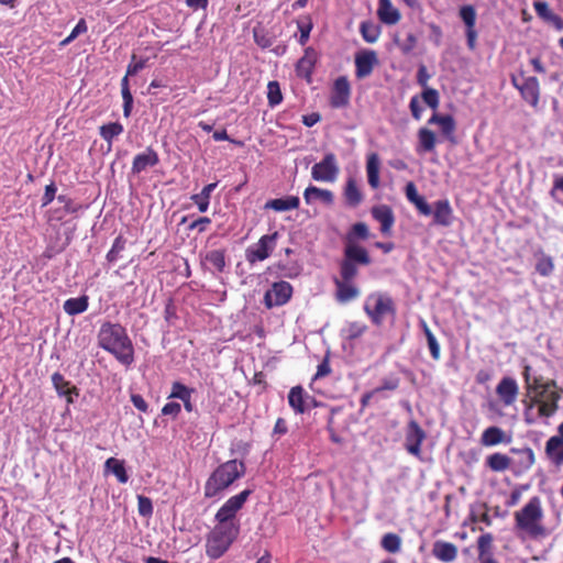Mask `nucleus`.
<instances>
[{
  "mask_svg": "<svg viewBox=\"0 0 563 563\" xmlns=\"http://www.w3.org/2000/svg\"><path fill=\"white\" fill-rule=\"evenodd\" d=\"M98 345L112 354L122 365L134 362V346L124 327L120 323L103 322L98 332Z\"/></svg>",
  "mask_w": 563,
  "mask_h": 563,
  "instance_id": "obj_1",
  "label": "nucleus"
},
{
  "mask_svg": "<svg viewBox=\"0 0 563 563\" xmlns=\"http://www.w3.org/2000/svg\"><path fill=\"white\" fill-rule=\"evenodd\" d=\"M515 529L519 537L533 540L543 539L548 530L543 526V510L538 496L531 497L529 501L515 512Z\"/></svg>",
  "mask_w": 563,
  "mask_h": 563,
  "instance_id": "obj_2",
  "label": "nucleus"
},
{
  "mask_svg": "<svg viewBox=\"0 0 563 563\" xmlns=\"http://www.w3.org/2000/svg\"><path fill=\"white\" fill-rule=\"evenodd\" d=\"M246 473L243 461L229 460L220 464L207 478L203 487L206 498L220 497L235 481L242 478Z\"/></svg>",
  "mask_w": 563,
  "mask_h": 563,
  "instance_id": "obj_3",
  "label": "nucleus"
},
{
  "mask_svg": "<svg viewBox=\"0 0 563 563\" xmlns=\"http://www.w3.org/2000/svg\"><path fill=\"white\" fill-rule=\"evenodd\" d=\"M239 531V525L218 523L207 537V555L212 560L220 559L236 539Z\"/></svg>",
  "mask_w": 563,
  "mask_h": 563,
  "instance_id": "obj_4",
  "label": "nucleus"
},
{
  "mask_svg": "<svg viewBox=\"0 0 563 563\" xmlns=\"http://www.w3.org/2000/svg\"><path fill=\"white\" fill-rule=\"evenodd\" d=\"M364 311L375 325H380L387 316L396 314L393 298L384 292L368 295L364 302Z\"/></svg>",
  "mask_w": 563,
  "mask_h": 563,
  "instance_id": "obj_5",
  "label": "nucleus"
},
{
  "mask_svg": "<svg viewBox=\"0 0 563 563\" xmlns=\"http://www.w3.org/2000/svg\"><path fill=\"white\" fill-rule=\"evenodd\" d=\"M510 81L518 89L521 98L532 108L537 109L540 101V84L537 77H526L523 71L519 75H511Z\"/></svg>",
  "mask_w": 563,
  "mask_h": 563,
  "instance_id": "obj_6",
  "label": "nucleus"
},
{
  "mask_svg": "<svg viewBox=\"0 0 563 563\" xmlns=\"http://www.w3.org/2000/svg\"><path fill=\"white\" fill-rule=\"evenodd\" d=\"M560 399L561 395L556 389L555 380H547L545 388L531 396V400L539 407L540 415L550 417L556 412Z\"/></svg>",
  "mask_w": 563,
  "mask_h": 563,
  "instance_id": "obj_7",
  "label": "nucleus"
},
{
  "mask_svg": "<svg viewBox=\"0 0 563 563\" xmlns=\"http://www.w3.org/2000/svg\"><path fill=\"white\" fill-rule=\"evenodd\" d=\"M339 173L340 168L333 153H327L323 158L311 168L312 179L321 183H334Z\"/></svg>",
  "mask_w": 563,
  "mask_h": 563,
  "instance_id": "obj_8",
  "label": "nucleus"
},
{
  "mask_svg": "<svg viewBox=\"0 0 563 563\" xmlns=\"http://www.w3.org/2000/svg\"><path fill=\"white\" fill-rule=\"evenodd\" d=\"M292 295V286L287 282H277L266 290L264 295V303L266 308L280 307L287 303Z\"/></svg>",
  "mask_w": 563,
  "mask_h": 563,
  "instance_id": "obj_9",
  "label": "nucleus"
},
{
  "mask_svg": "<svg viewBox=\"0 0 563 563\" xmlns=\"http://www.w3.org/2000/svg\"><path fill=\"white\" fill-rule=\"evenodd\" d=\"M278 233L263 235L257 243L246 250V260L250 263L262 262L273 252Z\"/></svg>",
  "mask_w": 563,
  "mask_h": 563,
  "instance_id": "obj_10",
  "label": "nucleus"
},
{
  "mask_svg": "<svg viewBox=\"0 0 563 563\" xmlns=\"http://www.w3.org/2000/svg\"><path fill=\"white\" fill-rule=\"evenodd\" d=\"M426 432L416 420H410L405 434L406 451L421 459V444L426 440Z\"/></svg>",
  "mask_w": 563,
  "mask_h": 563,
  "instance_id": "obj_11",
  "label": "nucleus"
},
{
  "mask_svg": "<svg viewBox=\"0 0 563 563\" xmlns=\"http://www.w3.org/2000/svg\"><path fill=\"white\" fill-rule=\"evenodd\" d=\"M351 86L346 77L341 76L334 80L330 96V106L334 109H341L350 103Z\"/></svg>",
  "mask_w": 563,
  "mask_h": 563,
  "instance_id": "obj_12",
  "label": "nucleus"
},
{
  "mask_svg": "<svg viewBox=\"0 0 563 563\" xmlns=\"http://www.w3.org/2000/svg\"><path fill=\"white\" fill-rule=\"evenodd\" d=\"M318 60V53L312 47L305 49L303 56L296 64V74L298 77L311 82L313 69Z\"/></svg>",
  "mask_w": 563,
  "mask_h": 563,
  "instance_id": "obj_13",
  "label": "nucleus"
},
{
  "mask_svg": "<svg viewBox=\"0 0 563 563\" xmlns=\"http://www.w3.org/2000/svg\"><path fill=\"white\" fill-rule=\"evenodd\" d=\"M559 435L551 437L545 443V454L555 466L563 465V422L559 426Z\"/></svg>",
  "mask_w": 563,
  "mask_h": 563,
  "instance_id": "obj_14",
  "label": "nucleus"
},
{
  "mask_svg": "<svg viewBox=\"0 0 563 563\" xmlns=\"http://www.w3.org/2000/svg\"><path fill=\"white\" fill-rule=\"evenodd\" d=\"M519 393V387L512 377H503L496 386V394L500 398L504 406L508 407L514 405Z\"/></svg>",
  "mask_w": 563,
  "mask_h": 563,
  "instance_id": "obj_15",
  "label": "nucleus"
},
{
  "mask_svg": "<svg viewBox=\"0 0 563 563\" xmlns=\"http://www.w3.org/2000/svg\"><path fill=\"white\" fill-rule=\"evenodd\" d=\"M433 223L440 227H450L453 223V209L448 199L434 201L432 206Z\"/></svg>",
  "mask_w": 563,
  "mask_h": 563,
  "instance_id": "obj_16",
  "label": "nucleus"
},
{
  "mask_svg": "<svg viewBox=\"0 0 563 563\" xmlns=\"http://www.w3.org/2000/svg\"><path fill=\"white\" fill-rule=\"evenodd\" d=\"M159 163L157 152L153 147H146L142 153L134 156L131 170L133 174H141L150 167H154Z\"/></svg>",
  "mask_w": 563,
  "mask_h": 563,
  "instance_id": "obj_17",
  "label": "nucleus"
},
{
  "mask_svg": "<svg viewBox=\"0 0 563 563\" xmlns=\"http://www.w3.org/2000/svg\"><path fill=\"white\" fill-rule=\"evenodd\" d=\"M371 213L372 217L380 223V232L384 235H389L395 223L393 209L387 205H377L371 209Z\"/></svg>",
  "mask_w": 563,
  "mask_h": 563,
  "instance_id": "obj_18",
  "label": "nucleus"
},
{
  "mask_svg": "<svg viewBox=\"0 0 563 563\" xmlns=\"http://www.w3.org/2000/svg\"><path fill=\"white\" fill-rule=\"evenodd\" d=\"M377 64V54L374 51H364L355 56V75L357 78L369 76Z\"/></svg>",
  "mask_w": 563,
  "mask_h": 563,
  "instance_id": "obj_19",
  "label": "nucleus"
},
{
  "mask_svg": "<svg viewBox=\"0 0 563 563\" xmlns=\"http://www.w3.org/2000/svg\"><path fill=\"white\" fill-rule=\"evenodd\" d=\"M311 400L312 398L305 393L301 386H295L289 390L288 404L297 415L306 412L309 408V401Z\"/></svg>",
  "mask_w": 563,
  "mask_h": 563,
  "instance_id": "obj_20",
  "label": "nucleus"
},
{
  "mask_svg": "<svg viewBox=\"0 0 563 563\" xmlns=\"http://www.w3.org/2000/svg\"><path fill=\"white\" fill-rule=\"evenodd\" d=\"M196 393L195 388L188 387L180 382H174L172 384V390L168 398L179 399L184 404V408L187 412H192L195 409L192 402V395Z\"/></svg>",
  "mask_w": 563,
  "mask_h": 563,
  "instance_id": "obj_21",
  "label": "nucleus"
},
{
  "mask_svg": "<svg viewBox=\"0 0 563 563\" xmlns=\"http://www.w3.org/2000/svg\"><path fill=\"white\" fill-rule=\"evenodd\" d=\"M303 199L307 205H313L319 200L325 206H332L334 202V195L329 189L310 185L303 191Z\"/></svg>",
  "mask_w": 563,
  "mask_h": 563,
  "instance_id": "obj_22",
  "label": "nucleus"
},
{
  "mask_svg": "<svg viewBox=\"0 0 563 563\" xmlns=\"http://www.w3.org/2000/svg\"><path fill=\"white\" fill-rule=\"evenodd\" d=\"M511 451L517 454V459L511 461L516 473H523L531 468L534 463V453L531 448L512 449Z\"/></svg>",
  "mask_w": 563,
  "mask_h": 563,
  "instance_id": "obj_23",
  "label": "nucleus"
},
{
  "mask_svg": "<svg viewBox=\"0 0 563 563\" xmlns=\"http://www.w3.org/2000/svg\"><path fill=\"white\" fill-rule=\"evenodd\" d=\"M334 284L336 287L335 297L341 303L352 301L360 295L358 288L352 282H344L335 278Z\"/></svg>",
  "mask_w": 563,
  "mask_h": 563,
  "instance_id": "obj_24",
  "label": "nucleus"
},
{
  "mask_svg": "<svg viewBox=\"0 0 563 563\" xmlns=\"http://www.w3.org/2000/svg\"><path fill=\"white\" fill-rule=\"evenodd\" d=\"M377 15L387 25L398 23L401 18L398 9L393 5L390 0H378Z\"/></svg>",
  "mask_w": 563,
  "mask_h": 563,
  "instance_id": "obj_25",
  "label": "nucleus"
},
{
  "mask_svg": "<svg viewBox=\"0 0 563 563\" xmlns=\"http://www.w3.org/2000/svg\"><path fill=\"white\" fill-rule=\"evenodd\" d=\"M343 197L345 200V205L350 208H356L363 201L364 197L357 186L355 178L349 177L346 179V183H345V186L343 189Z\"/></svg>",
  "mask_w": 563,
  "mask_h": 563,
  "instance_id": "obj_26",
  "label": "nucleus"
},
{
  "mask_svg": "<svg viewBox=\"0 0 563 563\" xmlns=\"http://www.w3.org/2000/svg\"><path fill=\"white\" fill-rule=\"evenodd\" d=\"M344 258L356 265L371 264V257L366 249L355 243H346L344 247Z\"/></svg>",
  "mask_w": 563,
  "mask_h": 563,
  "instance_id": "obj_27",
  "label": "nucleus"
},
{
  "mask_svg": "<svg viewBox=\"0 0 563 563\" xmlns=\"http://www.w3.org/2000/svg\"><path fill=\"white\" fill-rule=\"evenodd\" d=\"M510 438H507L504 430L499 427L492 426L486 428L481 437V443L484 446H495L500 443H509Z\"/></svg>",
  "mask_w": 563,
  "mask_h": 563,
  "instance_id": "obj_28",
  "label": "nucleus"
},
{
  "mask_svg": "<svg viewBox=\"0 0 563 563\" xmlns=\"http://www.w3.org/2000/svg\"><path fill=\"white\" fill-rule=\"evenodd\" d=\"M379 168H380L379 156L376 153L369 154L366 159V174H367L368 185L373 189H377L380 184Z\"/></svg>",
  "mask_w": 563,
  "mask_h": 563,
  "instance_id": "obj_29",
  "label": "nucleus"
},
{
  "mask_svg": "<svg viewBox=\"0 0 563 563\" xmlns=\"http://www.w3.org/2000/svg\"><path fill=\"white\" fill-rule=\"evenodd\" d=\"M300 200L297 196H287L285 198L271 199L265 203V209H272L277 212L297 209Z\"/></svg>",
  "mask_w": 563,
  "mask_h": 563,
  "instance_id": "obj_30",
  "label": "nucleus"
},
{
  "mask_svg": "<svg viewBox=\"0 0 563 563\" xmlns=\"http://www.w3.org/2000/svg\"><path fill=\"white\" fill-rule=\"evenodd\" d=\"M203 263L213 274L222 273L225 267V252L223 250L209 251Z\"/></svg>",
  "mask_w": 563,
  "mask_h": 563,
  "instance_id": "obj_31",
  "label": "nucleus"
},
{
  "mask_svg": "<svg viewBox=\"0 0 563 563\" xmlns=\"http://www.w3.org/2000/svg\"><path fill=\"white\" fill-rule=\"evenodd\" d=\"M433 555L442 562H452L456 559L457 549L451 542L437 541L433 545Z\"/></svg>",
  "mask_w": 563,
  "mask_h": 563,
  "instance_id": "obj_32",
  "label": "nucleus"
},
{
  "mask_svg": "<svg viewBox=\"0 0 563 563\" xmlns=\"http://www.w3.org/2000/svg\"><path fill=\"white\" fill-rule=\"evenodd\" d=\"M89 306V298L87 295L80 297L69 298L64 301L63 309L68 316H77L85 312Z\"/></svg>",
  "mask_w": 563,
  "mask_h": 563,
  "instance_id": "obj_33",
  "label": "nucleus"
},
{
  "mask_svg": "<svg viewBox=\"0 0 563 563\" xmlns=\"http://www.w3.org/2000/svg\"><path fill=\"white\" fill-rule=\"evenodd\" d=\"M429 124H438L441 128L443 135H445L449 140H454V131H455V121L451 115H441L434 113L428 121Z\"/></svg>",
  "mask_w": 563,
  "mask_h": 563,
  "instance_id": "obj_34",
  "label": "nucleus"
},
{
  "mask_svg": "<svg viewBox=\"0 0 563 563\" xmlns=\"http://www.w3.org/2000/svg\"><path fill=\"white\" fill-rule=\"evenodd\" d=\"M400 384V378L396 374H390L380 379V384L375 387L373 390H377L376 395L379 399H387L389 396L386 394L387 391H395Z\"/></svg>",
  "mask_w": 563,
  "mask_h": 563,
  "instance_id": "obj_35",
  "label": "nucleus"
},
{
  "mask_svg": "<svg viewBox=\"0 0 563 563\" xmlns=\"http://www.w3.org/2000/svg\"><path fill=\"white\" fill-rule=\"evenodd\" d=\"M106 471L111 472L118 479L119 483L125 484L129 481L124 461L115 457H109L104 463Z\"/></svg>",
  "mask_w": 563,
  "mask_h": 563,
  "instance_id": "obj_36",
  "label": "nucleus"
},
{
  "mask_svg": "<svg viewBox=\"0 0 563 563\" xmlns=\"http://www.w3.org/2000/svg\"><path fill=\"white\" fill-rule=\"evenodd\" d=\"M435 134L433 131L421 128L418 131V152H432L435 148Z\"/></svg>",
  "mask_w": 563,
  "mask_h": 563,
  "instance_id": "obj_37",
  "label": "nucleus"
},
{
  "mask_svg": "<svg viewBox=\"0 0 563 563\" xmlns=\"http://www.w3.org/2000/svg\"><path fill=\"white\" fill-rule=\"evenodd\" d=\"M486 465L494 472H504L511 465V460L503 453H494L487 456Z\"/></svg>",
  "mask_w": 563,
  "mask_h": 563,
  "instance_id": "obj_38",
  "label": "nucleus"
},
{
  "mask_svg": "<svg viewBox=\"0 0 563 563\" xmlns=\"http://www.w3.org/2000/svg\"><path fill=\"white\" fill-rule=\"evenodd\" d=\"M123 130L120 122H110L99 128V134L111 146L113 139L122 134Z\"/></svg>",
  "mask_w": 563,
  "mask_h": 563,
  "instance_id": "obj_39",
  "label": "nucleus"
},
{
  "mask_svg": "<svg viewBox=\"0 0 563 563\" xmlns=\"http://www.w3.org/2000/svg\"><path fill=\"white\" fill-rule=\"evenodd\" d=\"M537 263H536V272L543 276H550L554 271V263L551 256L544 254L543 252H539L536 254Z\"/></svg>",
  "mask_w": 563,
  "mask_h": 563,
  "instance_id": "obj_40",
  "label": "nucleus"
},
{
  "mask_svg": "<svg viewBox=\"0 0 563 563\" xmlns=\"http://www.w3.org/2000/svg\"><path fill=\"white\" fill-rule=\"evenodd\" d=\"M129 77L126 74L121 79V95L123 99V115L129 118L133 109V96L130 90Z\"/></svg>",
  "mask_w": 563,
  "mask_h": 563,
  "instance_id": "obj_41",
  "label": "nucleus"
},
{
  "mask_svg": "<svg viewBox=\"0 0 563 563\" xmlns=\"http://www.w3.org/2000/svg\"><path fill=\"white\" fill-rule=\"evenodd\" d=\"M420 325L426 335L428 347L430 350V354L433 360L438 361L441 355L440 344H439L435 335L432 333V331L430 330V328L428 327V324L424 320L420 321Z\"/></svg>",
  "mask_w": 563,
  "mask_h": 563,
  "instance_id": "obj_42",
  "label": "nucleus"
},
{
  "mask_svg": "<svg viewBox=\"0 0 563 563\" xmlns=\"http://www.w3.org/2000/svg\"><path fill=\"white\" fill-rule=\"evenodd\" d=\"M380 547L388 553H398L401 550V538L394 532L385 533L382 537Z\"/></svg>",
  "mask_w": 563,
  "mask_h": 563,
  "instance_id": "obj_43",
  "label": "nucleus"
},
{
  "mask_svg": "<svg viewBox=\"0 0 563 563\" xmlns=\"http://www.w3.org/2000/svg\"><path fill=\"white\" fill-rule=\"evenodd\" d=\"M360 32L365 42L375 43L380 35V27L371 21H363L360 25Z\"/></svg>",
  "mask_w": 563,
  "mask_h": 563,
  "instance_id": "obj_44",
  "label": "nucleus"
},
{
  "mask_svg": "<svg viewBox=\"0 0 563 563\" xmlns=\"http://www.w3.org/2000/svg\"><path fill=\"white\" fill-rule=\"evenodd\" d=\"M459 15L465 24L466 30H476L475 25L477 13L472 4L462 5L460 8Z\"/></svg>",
  "mask_w": 563,
  "mask_h": 563,
  "instance_id": "obj_45",
  "label": "nucleus"
},
{
  "mask_svg": "<svg viewBox=\"0 0 563 563\" xmlns=\"http://www.w3.org/2000/svg\"><path fill=\"white\" fill-rule=\"evenodd\" d=\"M252 493V489H244L241 493L230 497L224 503V505L228 506V508L232 510L233 514L236 515L238 511L242 509V507L244 506V504L246 503L247 498L251 496Z\"/></svg>",
  "mask_w": 563,
  "mask_h": 563,
  "instance_id": "obj_46",
  "label": "nucleus"
},
{
  "mask_svg": "<svg viewBox=\"0 0 563 563\" xmlns=\"http://www.w3.org/2000/svg\"><path fill=\"white\" fill-rule=\"evenodd\" d=\"M267 101L272 108L280 104L283 101L280 85L276 80H272L267 84Z\"/></svg>",
  "mask_w": 563,
  "mask_h": 563,
  "instance_id": "obj_47",
  "label": "nucleus"
},
{
  "mask_svg": "<svg viewBox=\"0 0 563 563\" xmlns=\"http://www.w3.org/2000/svg\"><path fill=\"white\" fill-rule=\"evenodd\" d=\"M492 545H493V536L490 533H484L479 536L477 540V549H478V561L490 558L492 555Z\"/></svg>",
  "mask_w": 563,
  "mask_h": 563,
  "instance_id": "obj_48",
  "label": "nucleus"
},
{
  "mask_svg": "<svg viewBox=\"0 0 563 563\" xmlns=\"http://www.w3.org/2000/svg\"><path fill=\"white\" fill-rule=\"evenodd\" d=\"M126 245V240L122 235H118L109 252L107 253V261L110 263L117 262L119 258H121V253L124 251Z\"/></svg>",
  "mask_w": 563,
  "mask_h": 563,
  "instance_id": "obj_49",
  "label": "nucleus"
},
{
  "mask_svg": "<svg viewBox=\"0 0 563 563\" xmlns=\"http://www.w3.org/2000/svg\"><path fill=\"white\" fill-rule=\"evenodd\" d=\"M358 273L357 265L343 258L340 264V280L352 282Z\"/></svg>",
  "mask_w": 563,
  "mask_h": 563,
  "instance_id": "obj_50",
  "label": "nucleus"
},
{
  "mask_svg": "<svg viewBox=\"0 0 563 563\" xmlns=\"http://www.w3.org/2000/svg\"><path fill=\"white\" fill-rule=\"evenodd\" d=\"M148 59V57L137 58V56L133 54L131 57V62L126 67V75L135 76L137 73L147 67Z\"/></svg>",
  "mask_w": 563,
  "mask_h": 563,
  "instance_id": "obj_51",
  "label": "nucleus"
},
{
  "mask_svg": "<svg viewBox=\"0 0 563 563\" xmlns=\"http://www.w3.org/2000/svg\"><path fill=\"white\" fill-rule=\"evenodd\" d=\"M368 235L369 231L364 222L355 223L347 235V243H353L354 239L366 240Z\"/></svg>",
  "mask_w": 563,
  "mask_h": 563,
  "instance_id": "obj_52",
  "label": "nucleus"
},
{
  "mask_svg": "<svg viewBox=\"0 0 563 563\" xmlns=\"http://www.w3.org/2000/svg\"><path fill=\"white\" fill-rule=\"evenodd\" d=\"M523 416H525V421L528 424L536 423L537 420L540 419V418H549L550 417V416H542V415H540L539 407H537V405L531 399H530V402L527 405V407L525 409Z\"/></svg>",
  "mask_w": 563,
  "mask_h": 563,
  "instance_id": "obj_53",
  "label": "nucleus"
},
{
  "mask_svg": "<svg viewBox=\"0 0 563 563\" xmlns=\"http://www.w3.org/2000/svg\"><path fill=\"white\" fill-rule=\"evenodd\" d=\"M235 514H233L224 504L219 508L214 516L216 521L221 525H236L233 522Z\"/></svg>",
  "mask_w": 563,
  "mask_h": 563,
  "instance_id": "obj_54",
  "label": "nucleus"
},
{
  "mask_svg": "<svg viewBox=\"0 0 563 563\" xmlns=\"http://www.w3.org/2000/svg\"><path fill=\"white\" fill-rule=\"evenodd\" d=\"M52 383L59 396H66L69 394V382H67L62 374L54 373L52 375Z\"/></svg>",
  "mask_w": 563,
  "mask_h": 563,
  "instance_id": "obj_55",
  "label": "nucleus"
},
{
  "mask_svg": "<svg viewBox=\"0 0 563 563\" xmlns=\"http://www.w3.org/2000/svg\"><path fill=\"white\" fill-rule=\"evenodd\" d=\"M137 510H139L140 516L145 517V518L151 517L153 515V510H154L153 503H152L151 498L143 496V495H139L137 496Z\"/></svg>",
  "mask_w": 563,
  "mask_h": 563,
  "instance_id": "obj_56",
  "label": "nucleus"
},
{
  "mask_svg": "<svg viewBox=\"0 0 563 563\" xmlns=\"http://www.w3.org/2000/svg\"><path fill=\"white\" fill-rule=\"evenodd\" d=\"M422 100L431 109L435 110L439 107V92L433 88H424L422 91Z\"/></svg>",
  "mask_w": 563,
  "mask_h": 563,
  "instance_id": "obj_57",
  "label": "nucleus"
},
{
  "mask_svg": "<svg viewBox=\"0 0 563 563\" xmlns=\"http://www.w3.org/2000/svg\"><path fill=\"white\" fill-rule=\"evenodd\" d=\"M533 8L539 18L547 22H550L552 16L555 14L545 1H536Z\"/></svg>",
  "mask_w": 563,
  "mask_h": 563,
  "instance_id": "obj_58",
  "label": "nucleus"
},
{
  "mask_svg": "<svg viewBox=\"0 0 563 563\" xmlns=\"http://www.w3.org/2000/svg\"><path fill=\"white\" fill-rule=\"evenodd\" d=\"M367 327L362 322H351L346 327V338L350 340H354L360 338L365 331Z\"/></svg>",
  "mask_w": 563,
  "mask_h": 563,
  "instance_id": "obj_59",
  "label": "nucleus"
},
{
  "mask_svg": "<svg viewBox=\"0 0 563 563\" xmlns=\"http://www.w3.org/2000/svg\"><path fill=\"white\" fill-rule=\"evenodd\" d=\"M412 205L417 208L418 212L424 217H429L432 213V206L428 203L423 196L416 199Z\"/></svg>",
  "mask_w": 563,
  "mask_h": 563,
  "instance_id": "obj_60",
  "label": "nucleus"
},
{
  "mask_svg": "<svg viewBox=\"0 0 563 563\" xmlns=\"http://www.w3.org/2000/svg\"><path fill=\"white\" fill-rule=\"evenodd\" d=\"M527 394L531 398L534 393H541L543 388H545V382H543L541 376H533L530 386H526Z\"/></svg>",
  "mask_w": 563,
  "mask_h": 563,
  "instance_id": "obj_61",
  "label": "nucleus"
},
{
  "mask_svg": "<svg viewBox=\"0 0 563 563\" xmlns=\"http://www.w3.org/2000/svg\"><path fill=\"white\" fill-rule=\"evenodd\" d=\"M211 223V219L208 218V217H201V218H198L197 220L192 221L189 225H188V230L192 231V230H198L199 233H202L206 231L207 227Z\"/></svg>",
  "mask_w": 563,
  "mask_h": 563,
  "instance_id": "obj_62",
  "label": "nucleus"
},
{
  "mask_svg": "<svg viewBox=\"0 0 563 563\" xmlns=\"http://www.w3.org/2000/svg\"><path fill=\"white\" fill-rule=\"evenodd\" d=\"M181 411V406L178 402L169 401L166 402L162 408V415L173 416L176 418Z\"/></svg>",
  "mask_w": 563,
  "mask_h": 563,
  "instance_id": "obj_63",
  "label": "nucleus"
},
{
  "mask_svg": "<svg viewBox=\"0 0 563 563\" xmlns=\"http://www.w3.org/2000/svg\"><path fill=\"white\" fill-rule=\"evenodd\" d=\"M417 46V37L415 34H407L405 41L400 44V49L404 54H409Z\"/></svg>",
  "mask_w": 563,
  "mask_h": 563,
  "instance_id": "obj_64",
  "label": "nucleus"
}]
</instances>
